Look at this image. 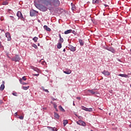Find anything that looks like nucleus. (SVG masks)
Wrapping results in <instances>:
<instances>
[{
    "instance_id": "1",
    "label": "nucleus",
    "mask_w": 131,
    "mask_h": 131,
    "mask_svg": "<svg viewBox=\"0 0 131 131\" xmlns=\"http://www.w3.org/2000/svg\"><path fill=\"white\" fill-rule=\"evenodd\" d=\"M43 4L47 7H59L60 6V1L59 0H45Z\"/></svg>"
},
{
    "instance_id": "2",
    "label": "nucleus",
    "mask_w": 131,
    "mask_h": 131,
    "mask_svg": "<svg viewBox=\"0 0 131 131\" xmlns=\"http://www.w3.org/2000/svg\"><path fill=\"white\" fill-rule=\"evenodd\" d=\"M35 6L37 9H38L40 11H42V12H46L47 10H48V8H47L46 7L42 5L38 4H35Z\"/></svg>"
},
{
    "instance_id": "3",
    "label": "nucleus",
    "mask_w": 131,
    "mask_h": 131,
    "mask_svg": "<svg viewBox=\"0 0 131 131\" xmlns=\"http://www.w3.org/2000/svg\"><path fill=\"white\" fill-rule=\"evenodd\" d=\"M82 110H84L85 111H88V112H93V108H87L85 106H81Z\"/></svg>"
},
{
    "instance_id": "4",
    "label": "nucleus",
    "mask_w": 131,
    "mask_h": 131,
    "mask_svg": "<svg viewBox=\"0 0 131 131\" xmlns=\"http://www.w3.org/2000/svg\"><path fill=\"white\" fill-rule=\"evenodd\" d=\"M12 61H14V62H19L20 61V57L18 55H16L14 57H13L12 59Z\"/></svg>"
},
{
    "instance_id": "5",
    "label": "nucleus",
    "mask_w": 131,
    "mask_h": 131,
    "mask_svg": "<svg viewBox=\"0 0 131 131\" xmlns=\"http://www.w3.org/2000/svg\"><path fill=\"white\" fill-rule=\"evenodd\" d=\"M76 123L79 125H82L83 126H85L86 125L85 122L81 120H79L78 121H77Z\"/></svg>"
},
{
    "instance_id": "6",
    "label": "nucleus",
    "mask_w": 131,
    "mask_h": 131,
    "mask_svg": "<svg viewBox=\"0 0 131 131\" xmlns=\"http://www.w3.org/2000/svg\"><path fill=\"white\" fill-rule=\"evenodd\" d=\"M38 13V12L34 10H32L30 11V16H31V17H34V16H35L36 14H37Z\"/></svg>"
},
{
    "instance_id": "7",
    "label": "nucleus",
    "mask_w": 131,
    "mask_h": 131,
    "mask_svg": "<svg viewBox=\"0 0 131 131\" xmlns=\"http://www.w3.org/2000/svg\"><path fill=\"white\" fill-rule=\"evenodd\" d=\"M16 16L18 17V19H24V17H23V15H22V13H21V11H18Z\"/></svg>"
},
{
    "instance_id": "8",
    "label": "nucleus",
    "mask_w": 131,
    "mask_h": 131,
    "mask_svg": "<svg viewBox=\"0 0 131 131\" xmlns=\"http://www.w3.org/2000/svg\"><path fill=\"white\" fill-rule=\"evenodd\" d=\"M5 36H6V37L7 38V40H8V41H10V40H11V34H10V33L7 32V33L5 34Z\"/></svg>"
},
{
    "instance_id": "9",
    "label": "nucleus",
    "mask_w": 131,
    "mask_h": 131,
    "mask_svg": "<svg viewBox=\"0 0 131 131\" xmlns=\"http://www.w3.org/2000/svg\"><path fill=\"white\" fill-rule=\"evenodd\" d=\"M102 74H104V75L106 76H109L110 75L111 73L108 71L104 70L103 72H101Z\"/></svg>"
},
{
    "instance_id": "10",
    "label": "nucleus",
    "mask_w": 131,
    "mask_h": 131,
    "mask_svg": "<svg viewBox=\"0 0 131 131\" xmlns=\"http://www.w3.org/2000/svg\"><path fill=\"white\" fill-rule=\"evenodd\" d=\"M106 50H107V51H109L110 52H111L112 53H115V49L113 48V47H110L108 48H106Z\"/></svg>"
},
{
    "instance_id": "11",
    "label": "nucleus",
    "mask_w": 131,
    "mask_h": 131,
    "mask_svg": "<svg viewBox=\"0 0 131 131\" xmlns=\"http://www.w3.org/2000/svg\"><path fill=\"white\" fill-rule=\"evenodd\" d=\"M69 49L72 52H75L76 51V48L75 47L72 46H70L69 47Z\"/></svg>"
},
{
    "instance_id": "12",
    "label": "nucleus",
    "mask_w": 131,
    "mask_h": 131,
    "mask_svg": "<svg viewBox=\"0 0 131 131\" xmlns=\"http://www.w3.org/2000/svg\"><path fill=\"white\" fill-rule=\"evenodd\" d=\"M71 6L72 11H76V10L77 9V7H76L75 5H74L72 3H71Z\"/></svg>"
},
{
    "instance_id": "13",
    "label": "nucleus",
    "mask_w": 131,
    "mask_h": 131,
    "mask_svg": "<svg viewBox=\"0 0 131 131\" xmlns=\"http://www.w3.org/2000/svg\"><path fill=\"white\" fill-rule=\"evenodd\" d=\"M49 129H50V131H57V128L56 127H52L50 126L47 127Z\"/></svg>"
},
{
    "instance_id": "14",
    "label": "nucleus",
    "mask_w": 131,
    "mask_h": 131,
    "mask_svg": "<svg viewBox=\"0 0 131 131\" xmlns=\"http://www.w3.org/2000/svg\"><path fill=\"white\" fill-rule=\"evenodd\" d=\"M0 90L1 91H4V90H5V82L4 81L2 82V84L0 87Z\"/></svg>"
},
{
    "instance_id": "15",
    "label": "nucleus",
    "mask_w": 131,
    "mask_h": 131,
    "mask_svg": "<svg viewBox=\"0 0 131 131\" xmlns=\"http://www.w3.org/2000/svg\"><path fill=\"white\" fill-rule=\"evenodd\" d=\"M71 32H72V29H70V30H68L66 31H64V34H69V33H71Z\"/></svg>"
},
{
    "instance_id": "16",
    "label": "nucleus",
    "mask_w": 131,
    "mask_h": 131,
    "mask_svg": "<svg viewBox=\"0 0 131 131\" xmlns=\"http://www.w3.org/2000/svg\"><path fill=\"white\" fill-rule=\"evenodd\" d=\"M43 28L45 29V30H47V31H51V29L49 28L48 26H44Z\"/></svg>"
},
{
    "instance_id": "17",
    "label": "nucleus",
    "mask_w": 131,
    "mask_h": 131,
    "mask_svg": "<svg viewBox=\"0 0 131 131\" xmlns=\"http://www.w3.org/2000/svg\"><path fill=\"white\" fill-rule=\"evenodd\" d=\"M118 76H121V77H125V78L128 77V76L127 75L122 74H119Z\"/></svg>"
},
{
    "instance_id": "18",
    "label": "nucleus",
    "mask_w": 131,
    "mask_h": 131,
    "mask_svg": "<svg viewBox=\"0 0 131 131\" xmlns=\"http://www.w3.org/2000/svg\"><path fill=\"white\" fill-rule=\"evenodd\" d=\"M54 117L56 118V119H59V118H60V116H59L58 114L54 113Z\"/></svg>"
},
{
    "instance_id": "19",
    "label": "nucleus",
    "mask_w": 131,
    "mask_h": 131,
    "mask_svg": "<svg viewBox=\"0 0 131 131\" xmlns=\"http://www.w3.org/2000/svg\"><path fill=\"white\" fill-rule=\"evenodd\" d=\"M63 73H65L66 74H71V70H69L68 71H63Z\"/></svg>"
},
{
    "instance_id": "20",
    "label": "nucleus",
    "mask_w": 131,
    "mask_h": 131,
    "mask_svg": "<svg viewBox=\"0 0 131 131\" xmlns=\"http://www.w3.org/2000/svg\"><path fill=\"white\" fill-rule=\"evenodd\" d=\"M57 49H61L62 48V43L58 42L57 45Z\"/></svg>"
},
{
    "instance_id": "21",
    "label": "nucleus",
    "mask_w": 131,
    "mask_h": 131,
    "mask_svg": "<svg viewBox=\"0 0 131 131\" xmlns=\"http://www.w3.org/2000/svg\"><path fill=\"white\" fill-rule=\"evenodd\" d=\"M79 42L80 45V46H83L84 45V42H83V41H82V39H79Z\"/></svg>"
},
{
    "instance_id": "22",
    "label": "nucleus",
    "mask_w": 131,
    "mask_h": 131,
    "mask_svg": "<svg viewBox=\"0 0 131 131\" xmlns=\"http://www.w3.org/2000/svg\"><path fill=\"white\" fill-rule=\"evenodd\" d=\"M59 110H60V111H62V112H65V110L63 108V107H62V106L60 105L59 106Z\"/></svg>"
},
{
    "instance_id": "23",
    "label": "nucleus",
    "mask_w": 131,
    "mask_h": 131,
    "mask_svg": "<svg viewBox=\"0 0 131 131\" xmlns=\"http://www.w3.org/2000/svg\"><path fill=\"white\" fill-rule=\"evenodd\" d=\"M28 89H29V86H23V90H24L25 91H27V90H28Z\"/></svg>"
},
{
    "instance_id": "24",
    "label": "nucleus",
    "mask_w": 131,
    "mask_h": 131,
    "mask_svg": "<svg viewBox=\"0 0 131 131\" xmlns=\"http://www.w3.org/2000/svg\"><path fill=\"white\" fill-rule=\"evenodd\" d=\"M67 123H68V120H63V125H64V126H66V124H67Z\"/></svg>"
},
{
    "instance_id": "25",
    "label": "nucleus",
    "mask_w": 131,
    "mask_h": 131,
    "mask_svg": "<svg viewBox=\"0 0 131 131\" xmlns=\"http://www.w3.org/2000/svg\"><path fill=\"white\" fill-rule=\"evenodd\" d=\"M59 42H60V43L64 42V39H63V38H60L59 40Z\"/></svg>"
},
{
    "instance_id": "26",
    "label": "nucleus",
    "mask_w": 131,
    "mask_h": 131,
    "mask_svg": "<svg viewBox=\"0 0 131 131\" xmlns=\"http://www.w3.org/2000/svg\"><path fill=\"white\" fill-rule=\"evenodd\" d=\"M42 91H43V92H46V93H50V92H49V90L45 89V87L43 86L42 87Z\"/></svg>"
},
{
    "instance_id": "27",
    "label": "nucleus",
    "mask_w": 131,
    "mask_h": 131,
    "mask_svg": "<svg viewBox=\"0 0 131 131\" xmlns=\"http://www.w3.org/2000/svg\"><path fill=\"white\" fill-rule=\"evenodd\" d=\"M88 92H90V93H91V94H92V95H95V94H96V92H95L93 90H88Z\"/></svg>"
},
{
    "instance_id": "28",
    "label": "nucleus",
    "mask_w": 131,
    "mask_h": 131,
    "mask_svg": "<svg viewBox=\"0 0 131 131\" xmlns=\"http://www.w3.org/2000/svg\"><path fill=\"white\" fill-rule=\"evenodd\" d=\"M37 39H38V38H37V37H34L33 38V40H34V41H35V42H36V41H37Z\"/></svg>"
},
{
    "instance_id": "29",
    "label": "nucleus",
    "mask_w": 131,
    "mask_h": 131,
    "mask_svg": "<svg viewBox=\"0 0 131 131\" xmlns=\"http://www.w3.org/2000/svg\"><path fill=\"white\" fill-rule=\"evenodd\" d=\"M8 2H4L3 3V5H4V6H7V5H8Z\"/></svg>"
},
{
    "instance_id": "30",
    "label": "nucleus",
    "mask_w": 131,
    "mask_h": 131,
    "mask_svg": "<svg viewBox=\"0 0 131 131\" xmlns=\"http://www.w3.org/2000/svg\"><path fill=\"white\" fill-rule=\"evenodd\" d=\"M32 47H33V48H34L35 49H37V46H36V45H35V44H33V45H32Z\"/></svg>"
},
{
    "instance_id": "31",
    "label": "nucleus",
    "mask_w": 131,
    "mask_h": 131,
    "mask_svg": "<svg viewBox=\"0 0 131 131\" xmlns=\"http://www.w3.org/2000/svg\"><path fill=\"white\" fill-rule=\"evenodd\" d=\"M19 118L21 120H23L24 119V117L23 116H21L19 117Z\"/></svg>"
},
{
    "instance_id": "32",
    "label": "nucleus",
    "mask_w": 131,
    "mask_h": 131,
    "mask_svg": "<svg viewBox=\"0 0 131 131\" xmlns=\"http://www.w3.org/2000/svg\"><path fill=\"white\" fill-rule=\"evenodd\" d=\"M38 3H41L42 4H43L45 3V1L43 0H38Z\"/></svg>"
},
{
    "instance_id": "33",
    "label": "nucleus",
    "mask_w": 131,
    "mask_h": 131,
    "mask_svg": "<svg viewBox=\"0 0 131 131\" xmlns=\"http://www.w3.org/2000/svg\"><path fill=\"white\" fill-rule=\"evenodd\" d=\"M98 3V0H93V4H97Z\"/></svg>"
},
{
    "instance_id": "34",
    "label": "nucleus",
    "mask_w": 131,
    "mask_h": 131,
    "mask_svg": "<svg viewBox=\"0 0 131 131\" xmlns=\"http://www.w3.org/2000/svg\"><path fill=\"white\" fill-rule=\"evenodd\" d=\"M33 69L35 71H36L37 72H38L39 71V70L37 68H34Z\"/></svg>"
},
{
    "instance_id": "35",
    "label": "nucleus",
    "mask_w": 131,
    "mask_h": 131,
    "mask_svg": "<svg viewBox=\"0 0 131 131\" xmlns=\"http://www.w3.org/2000/svg\"><path fill=\"white\" fill-rule=\"evenodd\" d=\"M12 95H13V96H15V97H17V93H16V92H14V93H12Z\"/></svg>"
},
{
    "instance_id": "36",
    "label": "nucleus",
    "mask_w": 131,
    "mask_h": 131,
    "mask_svg": "<svg viewBox=\"0 0 131 131\" xmlns=\"http://www.w3.org/2000/svg\"><path fill=\"white\" fill-rule=\"evenodd\" d=\"M53 105H54V108H55V109H57V104L56 103H54Z\"/></svg>"
},
{
    "instance_id": "37",
    "label": "nucleus",
    "mask_w": 131,
    "mask_h": 131,
    "mask_svg": "<svg viewBox=\"0 0 131 131\" xmlns=\"http://www.w3.org/2000/svg\"><path fill=\"white\" fill-rule=\"evenodd\" d=\"M22 79H23V80H26V79H27L26 78V77L25 76H24V77H23Z\"/></svg>"
},
{
    "instance_id": "38",
    "label": "nucleus",
    "mask_w": 131,
    "mask_h": 131,
    "mask_svg": "<svg viewBox=\"0 0 131 131\" xmlns=\"http://www.w3.org/2000/svg\"><path fill=\"white\" fill-rule=\"evenodd\" d=\"M19 82H20V83L21 84H22V83H23L22 79H19Z\"/></svg>"
},
{
    "instance_id": "39",
    "label": "nucleus",
    "mask_w": 131,
    "mask_h": 131,
    "mask_svg": "<svg viewBox=\"0 0 131 131\" xmlns=\"http://www.w3.org/2000/svg\"><path fill=\"white\" fill-rule=\"evenodd\" d=\"M34 76H38L39 75V74H33Z\"/></svg>"
},
{
    "instance_id": "40",
    "label": "nucleus",
    "mask_w": 131,
    "mask_h": 131,
    "mask_svg": "<svg viewBox=\"0 0 131 131\" xmlns=\"http://www.w3.org/2000/svg\"><path fill=\"white\" fill-rule=\"evenodd\" d=\"M76 99H77V100H81V98L79 97H77Z\"/></svg>"
},
{
    "instance_id": "41",
    "label": "nucleus",
    "mask_w": 131,
    "mask_h": 131,
    "mask_svg": "<svg viewBox=\"0 0 131 131\" xmlns=\"http://www.w3.org/2000/svg\"><path fill=\"white\" fill-rule=\"evenodd\" d=\"M21 84L26 85V84H27V83H25L24 82H23V83H21Z\"/></svg>"
},
{
    "instance_id": "42",
    "label": "nucleus",
    "mask_w": 131,
    "mask_h": 131,
    "mask_svg": "<svg viewBox=\"0 0 131 131\" xmlns=\"http://www.w3.org/2000/svg\"><path fill=\"white\" fill-rule=\"evenodd\" d=\"M10 17H11V18H12L13 21H14V20H15V18H14V17L12 16H11Z\"/></svg>"
},
{
    "instance_id": "43",
    "label": "nucleus",
    "mask_w": 131,
    "mask_h": 131,
    "mask_svg": "<svg viewBox=\"0 0 131 131\" xmlns=\"http://www.w3.org/2000/svg\"><path fill=\"white\" fill-rule=\"evenodd\" d=\"M59 38H62V37L61 36V34H59Z\"/></svg>"
},
{
    "instance_id": "44",
    "label": "nucleus",
    "mask_w": 131,
    "mask_h": 131,
    "mask_svg": "<svg viewBox=\"0 0 131 131\" xmlns=\"http://www.w3.org/2000/svg\"><path fill=\"white\" fill-rule=\"evenodd\" d=\"M0 48H2V42L0 41Z\"/></svg>"
},
{
    "instance_id": "45",
    "label": "nucleus",
    "mask_w": 131,
    "mask_h": 131,
    "mask_svg": "<svg viewBox=\"0 0 131 131\" xmlns=\"http://www.w3.org/2000/svg\"><path fill=\"white\" fill-rule=\"evenodd\" d=\"M2 103H3V101L0 100V105H1V104H2Z\"/></svg>"
},
{
    "instance_id": "46",
    "label": "nucleus",
    "mask_w": 131,
    "mask_h": 131,
    "mask_svg": "<svg viewBox=\"0 0 131 131\" xmlns=\"http://www.w3.org/2000/svg\"><path fill=\"white\" fill-rule=\"evenodd\" d=\"M63 52H66V49H64Z\"/></svg>"
},
{
    "instance_id": "47",
    "label": "nucleus",
    "mask_w": 131,
    "mask_h": 131,
    "mask_svg": "<svg viewBox=\"0 0 131 131\" xmlns=\"http://www.w3.org/2000/svg\"><path fill=\"white\" fill-rule=\"evenodd\" d=\"M75 32V31H73L72 33H74Z\"/></svg>"
},
{
    "instance_id": "48",
    "label": "nucleus",
    "mask_w": 131,
    "mask_h": 131,
    "mask_svg": "<svg viewBox=\"0 0 131 131\" xmlns=\"http://www.w3.org/2000/svg\"><path fill=\"white\" fill-rule=\"evenodd\" d=\"M37 46H38V47H39V46H40L39 43H38Z\"/></svg>"
},
{
    "instance_id": "49",
    "label": "nucleus",
    "mask_w": 131,
    "mask_h": 131,
    "mask_svg": "<svg viewBox=\"0 0 131 131\" xmlns=\"http://www.w3.org/2000/svg\"><path fill=\"white\" fill-rule=\"evenodd\" d=\"M56 111H58V109H57V107H56V109H55Z\"/></svg>"
},
{
    "instance_id": "50",
    "label": "nucleus",
    "mask_w": 131,
    "mask_h": 131,
    "mask_svg": "<svg viewBox=\"0 0 131 131\" xmlns=\"http://www.w3.org/2000/svg\"><path fill=\"white\" fill-rule=\"evenodd\" d=\"M73 105L74 106H75V104L74 103H73Z\"/></svg>"
},
{
    "instance_id": "51",
    "label": "nucleus",
    "mask_w": 131,
    "mask_h": 131,
    "mask_svg": "<svg viewBox=\"0 0 131 131\" xmlns=\"http://www.w3.org/2000/svg\"><path fill=\"white\" fill-rule=\"evenodd\" d=\"M129 127H131V124L129 125Z\"/></svg>"
},
{
    "instance_id": "52",
    "label": "nucleus",
    "mask_w": 131,
    "mask_h": 131,
    "mask_svg": "<svg viewBox=\"0 0 131 131\" xmlns=\"http://www.w3.org/2000/svg\"><path fill=\"white\" fill-rule=\"evenodd\" d=\"M15 114L16 115H17V113H15Z\"/></svg>"
},
{
    "instance_id": "53",
    "label": "nucleus",
    "mask_w": 131,
    "mask_h": 131,
    "mask_svg": "<svg viewBox=\"0 0 131 131\" xmlns=\"http://www.w3.org/2000/svg\"><path fill=\"white\" fill-rule=\"evenodd\" d=\"M109 115H111V113H110V114H109Z\"/></svg>"
},
{
    "instance_id": "54",
    "label": "nucleus",
    "mask_w": 131,
    "mask_h": 131,
    "mask_svg": "<svg viewBox=\"0 0 131 131\" xmlns=\"http://www.w3.org/2000/svg\"><path fill=\"white\" fill-rule=\"evenodd\" d=\"M91 131H94V130H91Z\"/></svg>"
},
{
    "instance_id": "55",
    "label": "nucleus",
    "mask_w": 131,
    "mask_h": 131,
    "mask_svg": "<svg viewBox=\"0 0 131 131\" xmlns=\"http://www.w3.org/2000/svg\"><path fill=\"white\" fill-rule=\"evenodd\" d=\"M0 38H2V37L0 36Z\"/></svg>"
},
{
    "instance_id": "56",
    "label": "nucleus",
    "mask_w": 131,
    "mask_h": 131,
    "mask_svg": "<svg viewBox=\"0 0 131 131\" xmlns=\"http://www.w3.org/2000/svg\"><path fill=\"white\" fill-rule=\"evenodd\" d=\"M53 101H55V99H53Z\"/></svg>"
}]
</instances>
